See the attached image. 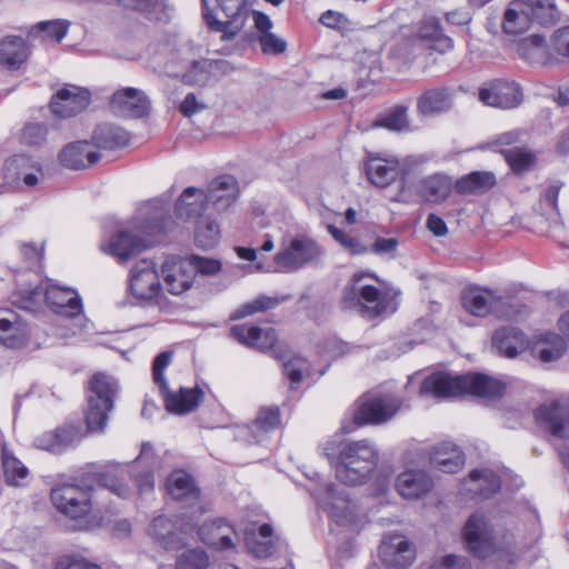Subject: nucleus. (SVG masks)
<instances>
[{
    "mask_svg": "<svg viewBox=\"0 0 569 569\" xmlns=\"http://www.w3.org/2000/svg\"><path fill=\"white\" fill-rule=\"evenodd\" d=\"M193 528V523L178 526V520L159 516L151 522L149 535L164 549L178 550L188 543V536Z\"/></svg>",
    "mask_w": 569,
    "mask_h": 569,
    "instance_id": "4468645a",
    "label": "nucleus"
},
{
    "mask_svg": "<svg viewBox=\"0 0 569 569\" xmlns=\"http://www.w3.org/2000/svg\"><path fill=\"white\" fill-rule=\"evenodd\" d=\"M124 8L144 12L150 20L166 22L170 16L167 6L161 0H117Z\"/></svg>",
    "mask_w": 569,
    "mask_h": 569,
    "instance_id": "09e8293b",
    "label": "nucleus"
},
{
    "mask_svg": "<svg viewBox=\"0 0 569 569\" xmlns=\"http://www.w3.org/2000/svg\"><path fill=\"white\" fill-rule=\"evenodd\" d=\"M166 408L176 415H187L193 411L202 401L203 392L199 388H180L178 392L162 390Z\"/></svg>",
    "mask_w": 569,
    "mask_h": 569,
    "instance_id": "2f4dec72",
    "label": "nucleus"
},
{
    "mask_svg": "<svg viewBox=\"0 0 569 569\" xmlns=\"http://www.w3.org/2000/svg\"><path fill=\"white\" fill-rule=\"evenodd\" d=\"M500 479L490 469L472 470L469 473V491L489 498L500 489Z\"/></svg>",
    "mask_w": 569,
    "mask_h": 569,
    "instance_id": "37998d69",
    "label": "nucleus"
},
{
    "mask_svg": "<svg viewBox=\"0 0 569 569\" xmlns=\"http://www.w3.org/2000/svg\"><path fill=\"white\" fill-rule=\"evenodd\" d=\"M280 425V411L278 407L262 408L251 426L238 430L239 438L251 436L249 443L262 441L263 435L276 429Z\"/></svg>",
    "mask_w": 569,
    "mask_h": 569,
    "instance_id": "c85d7f7f",
    "label": "nucleus"
},
{
    "mask_svg": "<svg viewBox=\"0 0 569 569\" xmlns=\"http://www.w3.org/2000/svg\"><path fill=\"white\" fill-rule=\"evenodd\" d=\"M496 184V178L491 172L475 171L461 177L457 183V191L460 193L485 192Z\"/></svg>",
    "mask_w": 569,
    "mask_h": 569,
    "instance_id": "49530a36",
    "label": "nucleus"
},
{
    "mask_svg": "<svg viewBox=\"0 0 569 569\" xmlns=\"http://www.w3.org/2000/svg\"><path fill=\"white\" fill-rule=\"evenodd\" d=\"M208 208L204 190L188 187L176 203V213L179 219L190 220L200 217Z\"/></svg>",
    "mask_w": 569,
    "mask_h": 569,
    "instance_id": "473e14b6",
    "label": "nucleus"
},
{
    "mask_svg": "<svg viewBox=\"0 0 569 569\" xmlns=\"http://www.w3.org/2000/svg\"><path fill=\"white\" fill-rule=\"evenodd\" d=\"M451 96L448 89L437 88L426 91L418 100V109L422 114H435L447 111L451 107Z\"/></svg>",
    "mask_w": 569,
    "mask_h": 569,
    "instance_id": "a18cd8bd",
    "label": "nucleus"
},
{
    "mask_svg": "<svg viewBox=\"0 0 569 569\" xmlns=\"http://www.w3.org/2000/svg\"><path fill=\"white\" fill-rule=\"evenodd\" d=\"M117 380L103 372L94 373L87 386L88 409L86 422L90 431H102L108 421V413L113 409L118 393Z\"/></svg>",
    "mask_w": 569,
    "mask_h": 569,
    "instance_id": "6e6552de",
    "label": "nucleus"
},
{
    "mask_svg": "<svg viewBox=\"0 0 569 569\" xmlns=\"http://www.w3.org/2000/svg\"><path fill=\"white\" fill-rule=\"evenodd\" d=\"M430 463L446 473H455L465 465V455L455 445L441 443L433 448Z\"/></svg>",
    "mask_w": 569,
    "mask_h": 569,
    "instance_id": "f704fd0d",
    "label": "nucleus"
},
{
    "mask_svg": "<svg viewBox=\"0 0 569 569\" xmlns=\"http://www.w3.org/2000/svg\"><path fill=\"white\" fill-rule=\"evenodd\" d=\"M379 556L389 567L407 568L415 560V550L403 536L393 535L381 541Z\"/></svg>",
    "mask_w": 569,
    "mask_h": 569,
    "instance_id": "b1692460",
    "label": "nucleus"
},
{
    "mask_svg": "<svg viewBox=\"0 0 569 569\" xmlns=\"http://www.w3.org/2000/svg\"><path fill=\"white\" fill-rule=\"evenodd\" d=\"M48 134V129L41 123H28L21 132V142L27 146L37 147L41 146Z\"/></svg>",
    "mask_w": 569,
    "mask_h": 569,
    "instance_id": "052dcab7",
    "label": "nucleus"
},
{
    "mask_svg": "<svg viewBox=\"0 0 569 569\" xmlns=\"http://www.w3.org/2000/svg\"><path fill=\"white\" fill-rule=\"evenodd\" d=\"M202 14L210 30L232 40L243 29L250 10L247 0H202Z\"/></svg>",
    "mask_w": 569,
    "mask_h": 569,
    "instance_id": "0eeeda50",
    "label": "nucleus"
},
{
    "mask_svg": "<svg viewBox=\"0 0 569 569\" xmlns=\"http://www.w3.org/2000/svg\"><path fill=\"white\" fill-rule=\"evenodd\" d=\"M505 385L482 373L451 375L448 372H433L427 376L421 386L420 395L433 398H453L463 393L479 397H498Z\"/></svg>",
    "mask_w": 569,
    "mask_h": 569,
    "instance_id": "f257e3e1",
    "label": "nucleus"
},
{
    "mask_svg": "<svg viewBox=\"0 0 569 569\" xmlns=\"http://www.w3.org/2000/svg\"><path fill=\"white\" fill-rule=\"evenodd\" d=\"M517 52L531 63H547L553 56L550 42L547 43L545 38L538 34L522 39L518 43Z\"/></svg>",
    "mask_w": 569,
    "mask_h": 569,
    "instance_id": "79ce46f5",
    "label": "nucleus"
},
{
    "mask_svg": "<svg viewBox=\"0 0 569 569\" xmlns=\"http://www.w3.org/2000/svg\"><path fill=\"white\" fill-rule=\"evenodd\" d=\"M228 67L229 64L224 60H196L181 77L188 84L202 86L209 81L211 76H216L218 72H226Z\"/></svg>",
    "mask_w": 569,
    "mask_h": 569,
    "instance_id": "c9c22d12",
    "label": "nucleus"
},
{
    "mask_svg": "<svg viewBox=\"0 0 569 569\" xmlns=\"http://www.w3.org/2000/svg\"><path fill=\"white\" fill-rule=\"evenodd\" d=\"M150 102L146 93L137 88H123L116 91L110 100V108L123 118H141L149 112Z\"/></svg>",
    "mask_w": 569,
    "mask_h": 569,
    "instance_id": "6ab92c4d",
    "label": "nucleus"
},
{
    "mask_svg": "<svg viewBox=\"0 0 569 569\" xmlns=\"http://www.w3.org/2000/svg\"><path fill=\"white\" fill-rule=\"evenodd\" d=\"M168 221L169 219H166L161 211H156L147 219L146 224L139 228L140 233L146 237H156L166 231Z\"/></svg>",
    "mask_w": 569,
    "mask_h": 569,
    "instance_id": "338daca9",
    "label": "nucleus"
},
{
    "mask_svg": "<svg viewBox=\"0 0 569 569\" xmlns=\"http://www.w3.org/2000/svg\"><path fill=\"white\" fill-rule=\"evenodd\" d=\"M428 569H471V563L465 556L450 553L435 559Z\"/></svg>",
    "mask_w": 569,
    "mask_h": 569,
    "instance_id": "680f3d73",
    "label": "nucleus"
},
{
    "mask_svg": "<svg viewBox=\"0 0 569 569\" xmlns=\"http://www.w3.org/2000/svg\"><path fill=\"white\" fill-rule=\"evenodd\" d=\"M317 496L323 510L337 523L349 525L353 521V507L345 490H339L335 485H327Z\"/></svg>",
    "mask_w": 569,
    "mask_h": 569,
    "instance_id": "aec40b11",
    "label": "nucleus"
},
{
    "mask_svg": "<svg viewBox=\"0 0 569 569\" xmlns=\"http://www.w3.org/2000/svg\"><path fill=\"white\" fill-rule=\"evenodd\" d=\"M271 536L272 528L267 523L259 527V537L261 539H258L256 533L248 535L246 538V543L250 552L259 558L271 556L274 552V545L271 540Z\"/></svg>",
    "mask_w": 569,
    "mask_h": 569,
    "instance_id": "3c124183",
    "label": "nucleus"
},
{
    "mask_svg": "<svg viewBox=\"0 0 569 569\" xmlns=\"http://www.w3.org/2000/svg\"><path fill=\"white\" fill-rule=\"evenodd\" d=\"M284 376L290 380L291 387L299 385L303 379V373L308 370L307 361L298 356L282 358Z\"/></svg>",
    "mask_w": 569,
    "mask_h": 569,
    "instance_id": "4d7b16f0",
    "label": "nucleus"
},
{
    "mask_svg": "<svg viewBox=\"0 0 569 569\" xmlns=\"http://www.w3.org/2000/svg\"><path fill=\"white\" fill-rule=\"evenodd\" d=\"M111 470L101 475L103 486L118 497L126 498L129 495V487L119 478L124 470L119 465H112Z\"/></svg>",
    "mask_w": 569,
    "mask_h": 569,
    "instance_id": "6e6d98bb",
    "label": "nucleus"
},
{
    "mask_svg": "<svg viewBox=\"0 0 569 569\" xmlns=\"http://www.w3.org/2000/svg\"><path fill=\"white\" fill-rule=\"evenodd\" d=\"M537 422L551 435L569 438V402L553 400L545 402L535 411Z\"/></svg>",
    "mask_w": 569,
    "mask_h": 569,
    "instance_id": "f3484780",
    "label": "nucleus"
},
{
    "mask_svg": "<svg viewBox=\"0 0 569 569\" xmlns=\"http://www.w3.org/2000/svg\"><path fill=\"white\" fill-rule=\"evenodd\" d=\"M166 488L168 493L176 500L187 499L189 501H197L199 499V489L194 485L192 477L184 471H173L167 479Z\"/></svg>",
    "mask_w": 569,
    "mask_h": 569,
    "instance_id": "ea45409f",
    "label": "nucleus"
},
{
    "mask_svg": "<svg viewBox=\"0 0 569 569\" xmlns=\"http://www.w3.org/2000/svg\"><path fill=\"white\" fill-rule=\"evenodd\" d=\"M130 292L139 301L157 302L161 293V283L153 261L142 259L130 271Z\"/></svg>",
    "mask_w": 569,
    "mask_h": 569,
    "instance_id": "ddd939ff",
    "label": "nucleus"
},
{
    "mask_svg": "<svg viewBox=\"0 0 569 569\" xmlns=\"http://www.w3.org/2000/svg\"><path fill=\"white\" fill-rule=\"evenodd\" d=\"M553 54L569 57V26L557 29L550 38Z\"/></svg>",
    "mask_w": 569,
    "mask_h": 569,
    "instance_id": "774afa93",
    "label": "nucleus"
},
{
    "mask_svg": "<svg viewBox=\"0 0 569 569\" xmlns=\"http://www.w3.org/2000/svg\"><path fill=\"white\" fill-rule=\"evenodd\" d=\"M220 227L209 218H204L197 223L194 231L196 244L201 249H212L220 241Z\"/></svg>",
    "mask_w": 569,
    "mask_h": 569,
    "instance_id": "603ef678",
    "label": "nucleus"
},
{
    "mask_svg": "<svg viewBox=\"0 0 569 569\" xmlns=\"http://www.w3.org/2000/svg\"><path fill=\"white\" fill-rule=\"evenodd\" d=\"M79 440V428L73 425H63L54 430L41 433L34 439L33 443L39 449L61 453L73 447Z\"/></svg>",
    "mask_w": 569,
    "mask_h": 569,
    "instance_id": "393cba45",
    "label": "nucleus"
},
{
    "mask_svg": "<svg viewBox=\"0 0 569 569\" xmlns=\"http://www.w3.org/2000/svg\"><path fill=\"white\" fill-rule=\"evenodd\" d=\"M463 308L471 315L485 317L489 313H496L503 320L516 319L519 315L518 307L497 298L492 292L482 289H469L462 295Z\"/></svg>",
    "mask_w": 569,
    "mask_h": 569,
    "instance_id": "f8f14e48",
    "label": "nucleus"
},
{
    "mask_svg": "<svg viewBox=\"0 0 569 569\" xmlns=\"http://www.w3.org/2000/svg\"><path fill=\"white\" fill-rule=\"evenodd\" d=\"M321 254L318 244L310 238L300 236L283 242L273 258L274 270L292 272L316 261Z\"/></svg>",
    "mask_w": 569,
    "mask_h": 569,
    "instance_id": "1a4fd4ad",
    "label": "nucleus"
},
{
    "mask_svg": "<svg viewBox=\"0 0 569 569\" xmlns=\"http://www.w3.org/2000/svg\"><path fill=\"white\" fill-rule=\"evenodd\" d=\"M92 140L98 148L113 149L126 146L129 142V134L122 128L103 123L94 129Z\"/></svg>",
    "mask_w": 569,
    "mask_h": 569,
    "instance_id": "c03bdc74",
    "label": "nucleus"
},
{
    "mask_svg": "<svg viewBox=\"0 0 569 569\" xmlns=\"http://www.w3.org/2000/svg\"><path fill=\"white\" fill-rule=\"evenodd\" d=\"M204 192L208 206H212L216 211H223L238 198V181L232 176H221L211 181Z\"/></svg>",
    "mask_w": 569,
    "mask_h": 569,
    "instance_id": "a878e982",
    "label": "nucleus"
},
{
    "mask_svg": "<svg viewBox=\"0 0 569 569\" xmlns=\"http://www.w3.org/2000/svg\"><path fill=\"white\" fill-rule=\"evenodd\" d=\"M559 17L555 0H512L505 11L502 29L508 34H520L533 22L553 24Z\"/></svg>",
    "mask_w": 569,
    "mask_h": 569,
    "instance_id": "423d86ee",
    "label": "nucleus"
},
{
    "mask_svg": "<svg viewBox=\"0 0 569 569\" xmlns=\"http://www.w3.org/2000/svg\"><path fill=\"white\" fill-rule=\"evenodd\" d=\"M466 549L477 558L485 559L496 550L493 527L481 513L471 515L462 528Z\"/></svg>",
    "mask_w": 569,
    "mask_h": 569,
    "instance_id": "9b49d317",
    "label": "nucleus"
},
{
    "mask_svg": "<svg viewBox=\"0 0 569 569\" xmlns=\"http://www.w3.org/2000/svg\"><path fill=\"white\" fill-rule=\"evenodd\" d=\"M398 492L407 499H417L432 488V480L421 470H406L401 472L396 482Z\"/></svg>",
    "mask_w": 569,
    "mask_h": 569,
    "instance_id": "7c9ffc66",
    "label": "nucleus"
},
{
    "mask_svg": "<svg viewBox=\"0 0 569 569\" xmlns=\"http://www.w3.org/2000/svg\"><path fill=\"white\" fill-rule=\"evenodd\" d=\"M379 451L367 439L346 443L336 465V477L347 486L362 485L376 469Z\"/></svg>",
    "mask_w": 569,
    "mask_h": 569,
    "instance_id": "39448f33",
    "label": "nucleus"
},
{
    "mask_svg": "<svg viewBox=\"0 0 569 569\" xmlns=\"http://www.w3.org/2000/svg\"><path fill=\"white\" fill-rule=\"evenodd\" d=\"M28 339L27 322L16 311L0 308V343L8 348H20Z\"/></svg>",
    "mask_w": 569,
    "mask_h": 569,
    "instance_id": "5701e85b",
    "label": "nucleus"
},
{
    "mask_svg": "<svg viewBox=\"0 0 569 569\" xmlns=\"http://www.w3.org/2000/svg\"><path fill=\"white\" fill-rule=\"evenodd\" d=\"M402 172L400 161L385 153L369 154L366 173L369 181L378 188L390 186Z\"/></svg>",
    "mask_w": 569,
    "mask_h": 569,
    "instance_id": "412c9836",
    "label": "nucleus"
},
{
    "mask_svg": "<svg viewBox=\"0 0 569 569\" xmlns=\"http://www.w3.org/2000/svg\"><path fill=\"white\" fill-rule=\"evenodd\" d=\"M328 231L332 238L349 253L363 254L368 251L367 247L363 246L359 239L348 234L343 230L329 224Z\"/></svg>",
    "mask_w": 569,
    "mask_h": 569,
    "instance_id": "13d9d810",
    "label": "nucleus"
},
{
    "mask_svg": "<svg viewBox=\"0 0 569 569\" xmlns=\"http://www.w3.org/2000/svg\"><path fill=\"white\" fill-rule=\"evenodd\" d=\"M2 467L7 483L21 486L28 478V468L18 460L4 446L2 447Z\"/></svg>",
    "mask_w": 569,
    "mask_h": 569,
    "instance_id": "8fccbe9b",
    "label": "nucleus"
},
{
    "mask_svg": "<svg viewBox=\"0 0 569 569\" xmlns=\"http://www.w3.org/2000/svg\"><path fill=\"white\" fill-rule=\"evenodd\" d=\"M91 102L89 90L68 84L57 91L50 102L53 114L70 118L83 111Z\"/></svg>",
    "mask_w": 569,
    "mask_h": 569,
    "instance_id": "a211bd4d",
    "label": "nucleus"
},
{
    "mask_svg": "<svg viewBox=\"0 0 569 569\" xmlns=\"http://www.w3.org/2000/svg\"><path fill=\"white\" fill-rule=\"evenodd\" d=\"M377 124L393 131L406 129L409 124L407 108L402 106L395 107L385 117L378 120Z\"/></svg>",
    "mask_w": 569,
    "mask_h": 569,
    "instance_id": "bf43d9fd",
    "label": "nucleus"
},
{
    "mask_svg": "<svg viewBox=\"0 0 569 569\" xmlns=\"http://www.w3.org/2000/svg\"><path fill=\"white\" fill-rule=\"evenodd\" d=\"M280 303V300L278 298L273 297H267V296H260L256 298L254 300L247 302L242 305L240 308H238L232 319H241L246 318L248 316H251L259 311H266L269 309L276 308Z\"/></svg>",
    "mask_w": 569,
    "mask_h": 569,
    "instance_id": "5fc2aeb1",
    "label": "nucleus"
},
{
    "mask_svg": "<svg viewBox=\"0 0 569 569\" xmlns=\"http://www.w3.org/2000/svg\"><path fill=\"white\" fill-rule=\"evenodd\" d=\"M371 279H375L372 273L356 272L342 291V307L367 319L393 313L396 296L369 283Z\"/></svg>",
    "mask_w": 569,
    "mask_h": 569,
    "instance_id": "f03ea898",
    "label": "nucleus"
},
{
    "mask_svg": "<svg viewBox=\"0 0 569 569\" xmlns=\"http://www.w3.org/2000/svg\"><path fill=\"white\" fill-rule=\"evenodd\" d=\"M492 340L499 352L508 358H515L523 351L527 346L525 335L512 327L497 330Z\"/></svg>",
    "mask_w": 569,
    "mask_h": 569,
    "instance_id": "58836bf2",
    "label": "nucleus"
},
{
    "mask_svg": "<svg viewBox=\"0 0 569 569\" xmlns=\"http://www.w3.org/2000/svg\"><path fill=\"white\" fill-rule=\"evenodd\" d=\"M174 569H216V567L202 548H192L177 558Z\"/></svg>",
    "mask_w": 569,
    "mask_h": 569,
    "instance_id": "864d4df0",
    "label": "nucleus"
},
{
    "mask_svg": "<svg viewBox=\"0 0 569 569\" xmlns=\"http://www.w3.org/2000/svg\"><path fill=\"white\" fill-rule=\"evenodd\" d=\"M198 533L206 545L216 549L226 550L234 547V529L221 519L203 523Z\"/></svg>",
    "mask_w": 569,
    "mask_h": 569,
    "instance_id": "cd10ccee",
    "label": "nucleus"
},
{
    "mask_svg": "<svg viewBox=\"0 0 569 569\" xmlns=\"http://www.w3.org/2000/svg\"><path fill=\"white\" fill-rule=\"evenodd\" d=\"M69 22L66 20L41 21L31 27L29 37L42 41L51 40L60 42L67 34Z\"/></svg>",
    "mask_w": 569,
    "mask_h": 569,
    "instance_id": "de8ad7c7",
    "label": "nucleus"
},
{
    "mask_svg": "<svg viewBox=\"0 0 569 569\" xmlns=\"http://www.w3.org/2000/svg\"><path fill=\"white\" fill-rule=\"evenodd\" d=\"M42 301L62 317L73 318L82 312V302L78 292L70 287H62L51 281L41 282L32 288H20L13 305L23 310H34Z\"/></svg>",
    "mask_w": 569,
    "mask_h": 569,
    "instance_id": "7ed1b4c3",
    "label": "nucleus"
},
{
    "mask_svg": "<svg viewBox=\"0 0 569 569\" xmlns=\"http://www.w3.org/2000/svg\"><path fill=\"white\" fill-rule=\"evenodd\" d=\"M566 351V342L556 333L540 335L532 346L533 355L542 362H552L562 357Z\"/></svg>",
    "mask_w": 569,
    "mask_h": 569,
    "instance_id": "a19ab883",
    "label": "nucleus"
},
{
    "mask_svg": "<svg viewBox=\"0 0 569 569\" xmlns=\"http://www.w3.org/2000/svg\"><path fill=\"white\" fill-rule=\"evenodd\" d=\"M505 158L515 171L527 169L535 160V156L531 152L520 148L507 150L505 152Z\"/></svg>",
    "mask_w": 569,
    "mask_h": 569,
    "instance_id": "0e129e2a",
    "label": "nucleus"
},
{
    "mask_svg": "<svg viewBox=\"0 0 569 569\" xmlns=\"http://www.w3.org/2000/svg\"><path fill=\"white\" fill-rule=\"evenodd\" d=\"M479 100L490 107L511 109L521 103L522 92L515 81L497 79L479 90Z\"/></svg>",
    "mask_w": 569,
    "mask_h": 569,
    "instance_id": "2eb2a0df",
    "label": "nucleus"
},
{
    "mask_svg": "<svg viewBox=\"0 0 569 569\" xmlns=\"http://www.w3.org/2000/svg\"><path fill=\"white\" fill-rule=\"evenodd\" d=\"M451 187V180L447 176L436 173L419 180L416 191L425 201L439 203L449 197Z\"/></svg>",
    "mask_w": 569,
    "mask_h": 569,
    "instance_id": "72a5a7b5",
    "label": "nucleus"
},
{
    "mask_svg": "<svg viewBox=\"0 0 569 569\" xmlns=\"http://www.w3.org/2000/svg\"><path fill=\"white\" fill-rule=\"evenodd\" d=\"M402 401L390 392H372L360 400L355 411V422L362 425H380L396 416Z\"/></svg>",
    "mask_w": 569,
    "mask_h": 569,
    "instance_id": "9d476101",
    "label": "nucleus"
},
{
    "mask_svg": "<svg viewBox=\"0 0 569 569\" xmlns=\"http://www.w3.org/2000/svg\"><path fill=\"white\" fill-rule=\"evenodd\" d=\"M166 289L174 296L188 291L194 282V268L187 258L170 257L161 266Z\"/></svg>",
    "mask_w": 569,
    "mask_h": 569,
    "instance_id": "dca6fc26",
    "label": "nucleus"
},
{
    "mask_svg": "<svg viewBox=\"0 0 569 569\" xmlns=\"http://www.w3.org/2000/svg\"><path fill=\"white\" fill-rule=\"evenodd\" d=\"M50 499L56 510L72 520L77 529L89 528L96 511L91 487L78 482L59 483L51 489Z\"/></svg>",
    "mask_w": 569,
    "mask_h": 569,
    "instance_id": "20e7f679",
    "label": "nucleus"
},
{
    "mask_svg": "<svg viewBox=\"0 0 569 569\" xmlns=\"http://www.w3.org/2000/svg\"><path fill=\"white\" fill-rule=\"evenodd\" d=\"M100 154L88 141H78L67 146L60 153L61 163L70 169H83L96 164Z\"/></svg>",
    "mask_w": 569,
    "mask_h": 569,
    "instance_id": "c756f323",
    "label": "nucleus"
},
{
    "mask_svg": "<svg viewBox=\"0 0 569 569\" xmlns=\"http://www.w3.org/2000/svg\"><path fill=\"white\" fill-rule=\"evenodd\" d=\"M194 268V276L200 273L202 276H213L221 270V262L217 259L206 258L197 254H192L187 258Z\"/></svg>",
    "mask_w": 569,
    "mask_h": 569,
    "instance_id": "e2e57ef3",
    "label": "nucleus"
},
{
    "mask_svg": "<svg viewBox=\"0 0 569 569\" xmlns=\"http://www.w3.org/2000/svg\"><path fill=\"white\" fill-rule=\"evenodd\" d=\"M28 58V48L21 37L9 36L0 40V64L17 70Z\"/></svg>",
    "mask_w": 569,
    "mask_h": 569,
    "instance_id": "e433bc0d",
    "label": "nucleus"
},
{
    "mask_svg": "<svg viewBox=\"0 0 569 569\" xmlns=\"http://www.w3.org/2000/svg\"><path fill=\"white\" fill-rule=\"evenodd\" d=\"M136 467H149L150 470L136 476V483L141 492L152 490L154 485L153 469L160 467V459L154 453L153 447L149 442L141 446L139 456L134 460Z\"/></svg>",
    "mask_w": 569,
    "mask_h": 569,
    "instance_id": "4c0bfd02",
    "label": "nucleus"
},
{
    "mask_svg": "<svg viewBox=\"0 0 569 569\" xmlns=\"http://www.w3.org/2000/svg\"><path fill=\"white\" fill-rule=\"evenodd\" d=\"M258 41L261 51L266 54H280L287 49V42L272 32L260 34Z\"/></svg>",
    "mask_w": 569,
    "mask_h": 569,
    "instance_id": "69168bd1",
    "label": "nucleus"
},
{
    "mask_svg": "<svg viewBox=\"0 0 569 569\" xmlns=\"http://www.w3.org/2000/svg\"><path fill=\"white\" fill-rule=\"evenodd\" d=\"M151 243V240L148 241L128 231H119L108 242L101 243L100 247L103 252L117 258L120 262H124L142 252Z\"/></svg>",
    "mask_w": 569,
    "mask_h": 569,
    "instance_id": "4be33fe9",
    "label": "nucleus"
},
{
    "mask_svg": "<svg viewBox=\"0 0 569 569\" xmlns=\"http://www.w3.org/2000/svg\"><path fill=\"white\" fill-rule=\"evenodd\" d=\"M230 335L240 343L260 351L271 350L277 343V335L272 328L236 325L231 327Z\"/></svg>",
    "mask_w": 569,
    "mask_h": 569,
    "instance_id": "bb28decb",
    "label": "nucleus"
}]
</instances>
